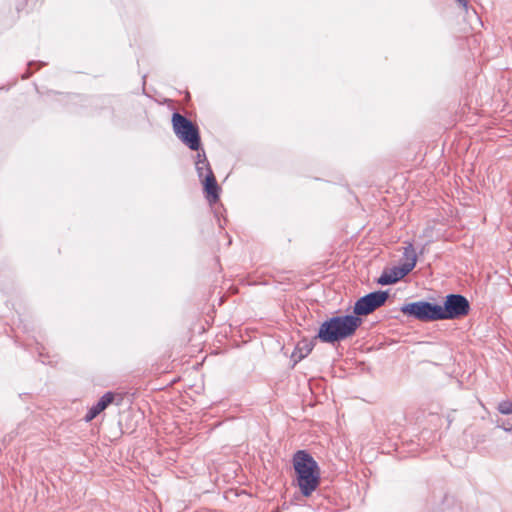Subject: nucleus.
Returning <instances> with one entry per match:
<instances>
[{
    "instance_id": "nucleus-9",
    "label": "nucleus",
    "mask_w": 512,
    "mask_h": 512,
    "mask_svg": "<svg viewBox=\"0 0 512 512\" xmlns=\"http://www.w3.org/2000/svg\"><path fill=\"white\" fill-rule=\"evenodd\" d=\"M315 340L316 339L314 338L311 340L303 339L302 341H300L295 348L293 357H297L298 360H302L303 358H305L313 350Z\"/></svg>"
},
{
    "instance_id": "nucleus-7",
    "label": "nucleus",
    "mask_w": 512,
    "mask_h": 512,
    "mask_svg": "<svg viewBox=\"0 0 512 512\" xmlns=\"http://www.w3.org/2000/svg\"><path fill=\"white\" fill-rule=\"evenodd\" d=\"M407 274H409L408 267L406 269H404L401 265L393 267L389 271H384L383 274L378 278L377 283L380 285H390L404 278Z\"/></svg>"
},
{
    "instance_id": "nucleus-2",
    "label": "nucleus",
    "mask_w": 512,
    "mask_h": 512,
    "mask_svg": "<svg viewBox=\"0 0 512 512\" xmlns=\"http://www.w3.org/2000/svg\"><path fill=\"white\" fill-rule=\"evenodd\" d=\"M361 322V319L354 315L331 317L320 325L315 339L324 343L344 340L355 333Z\"/></svg>"
},
{
    "instance_id": "nucleus-10",
    "label": "nucleus",
    "mask_w": 512,
    "mask_h": 512,
    "mask_svg": "<svg viewBox=\"0 0 512 512\" xmlns=\"http://www.w3.org/2000/svg\"><path fill=\"white\" fill-rule=\"evenodd\" d=\"M404 262L401 266L406 269L408 267L409 273L414 269L417 262V255L411 243H409L403 251Z\"/></svg>"
},
{
    "instance_id": "nucleus-4",
    "label": "nucleus",
    "mask_w": 512,
    "mask_h": 512,
    "mask_svg": "<svg viewBox=\"0 0 512 512\" xmlns=\"http://www.w3.org/2000/svg\"><path fill=\"white\" fill-rule=\"evenodd\" d=\"M172 125L175 135L193 151L201 146L199 130L189 119L180 113H173Z\"/></svg>"
},
{
    "instance_id": "nucleus-13",
    "label": "nucleus",
    "mask_w": 512,
    "mask_h": 512,
    "mask_svg": "<svg viewBox=\"0 0 512 512\" xmlns=\"http://www.w3.org/2000/svg\"><path fill=\"white\" fill-rule=\"evenodd\" d=\"M457 3L465 10L468 11V1L467 0H457Z\"/></svg>"
},
{
    "instance_id": "nucleus-3",
    "label": "nucleus",
    "mask_w": 512,
    "mask_h": 512,
    "mask_svg": "<svg viewBox=\"0 0 512 512\" xmlns=\"http://www.w3.org/2000/svg\"><path fill=\"white\" fill-rule=\"evenodd\" d=\"M297 484L303 496H310L318 487L320 472L317 462L306 451H297L293 457Z\"/></svg>"
},
{
    "instance_id": "nucleus-1",
    "label": "nucleus",
    "mask_w": 512,
    "mask_h": 512,
    "mask_svg": "<svg viewBox=\"0 0 512 512\" xmlns=\"http://www.w3.org/2000/svg\"><path fill=\"white\" fill-rule=\"evenodd\" d=\"M469 309V302L464 296L449 294L446 296L443 306L427 301H417L403 305L400 311L417 320L428 322L459 319L467 315Z\"/></svg>"
},
{
    "instance_id": "nucleus-12",
    "label": "nucleus",
    "mask_w": 512,
    "mask_h": 512,
    "mask_svg": "<svg viewBox=\"0 0 512 512\" xmlns=\"http://www.w3.org/2000/svg\"><path fill=\"white\" fill-rule=\"evenodd\" d=\"M498 426L503 428L505 431L512 430V424H510L509 422H507V424L505 422H503L502 424H498Z\"/></svg>"
},
{
    "instance_id": "nucleus-11",
    "label": "nucleus",
    "mask_w": 512,
    "mask_h": 512,
    "mask_svg": "<svg viewBox=\"0 0 512 512\" xmlns=\"http://www.w3.org/2000/svg\"><path fill=\"white\" fill-rule=\"evenodd\" d=\"M498 411L504 415L512 414V402L511 401L500 402L498 405Z\"/></svg>"
},
{
    "instance_id": "nucleus-14",
    "label": "nucleus",
    "mask_w": 512,
    "mask_h": 512,
    "mask_svg": "<svg viewBox=\"0 0 512 512\" xmlns=\"http://www.w3.org/2000/svg\"><path fill=\"white\" fill-rule=\"evenodd\" d=\"M457 3L465 10L468 11V1L467 0H457Z\"/></svg>"
},
{
    "instance_id": "nucleus-5",
    "label": "nucleus",
    "mask_w": 512,
    "mask_h": 512,
    "mask_svg": "<svg viewBox=\"0 0 512 512\" xmlns=\"http://www.w3.org/2000/svg\"><path fill=\"white\" fill-rule=\"evenodd\" d=\"M196 171L210 204L219 199V186L204 152L197 154Z\"/></svg>"
},
{
    "instance_id": "nucleus-6",
    "label": "nucleus",
    "mask_w": 512,
    "mask_h": 512,
    "mask_svg": "<svg viewBox=\"0 0 512 512\" xmlns=\"http://www.w3.org/2000/svg\"><path fill=\"white\" fill-rule=\"evenodd\" d=\"M389 294L386 291L371 292L360 299L354 305V316H365L384 305Z\"/></svg>"
},
{
    "instance_id": "nucleus-8",
    "label": "nucleus",
    "mask_w": 512,
    "mask_h": 512,
    "mask_svg": "<svg viewBox=\"0 0 512 512\" xmlns=\"http://www.w3.org/2000/svg\"><path fill=\"white\" fill-rule=\"evenodd\" d=\"M114 399V395L112 392L105 393L99 401L94 404L85 415L84 419L86 422L92 421L95 417H97L103 410L107 408V406L112 403Z\"/></svg>"
}]
</instances>
